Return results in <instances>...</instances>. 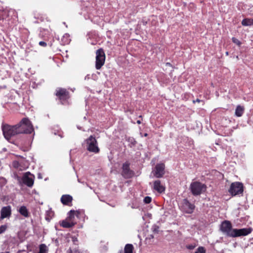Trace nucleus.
I'll use <instances>...</instances> for the list:
<instances>
[{"instance_id":"nucleus-13","label":"nucleus","mask_w":253,"mask_h":253,"mask_svg":"<svg viewBox=\"0 0 253 253\" xmlns=\"http://www.w3.org/2000/svg\"><path fill=\"white\" fill-rule=\"evenodd\" d=\"M60 201L64 205L71 206L73 201V197L70 195H63L61 196Z\"/></svg>"},{"instance_id":"nucleus-21","label":"nucleus","mask_w":253,"mask_h":253,"mask_svg":"<svg viewBox=\"0 0 253 253\" xmlns=\"http://www.w3.org/2000/svg\"><path fill=\"white\" fill-rule=\"evenodd\" d=\"M53 212L52 211H47L46 212L45 219L49 221L53 215Z\"/></svg>"},{"instance_id":"nucleus-24","label":"nucleus","mask_w":253,"mask_h":253,"mask_svg":"<svg viewBox=\"0 0 253 253\" xmlns=\"http://www.w3.org/2000/svg\"><path fill=\"white\" fill-rule=\"evenodd\" d=\"M195 253H206V251L204 247H200L197 249Z\"/></svg>"},{"instance_id":"nucleus-28","label":"nucleus","mask_w":253,"mask_h":253,"mask_svg":"<svg viewBox=\"0 0 253 253\" xmlns=\"http://www.w3.org/2000/svg\"><path fill=\"white\" fill-rule=\"evenodd\" d=\"M128 141L130 142L132 146H134L136 143V141L134 140L133 138H128Z\"/></svg>"},{"instance_id":"nucleus-3","label":"nucleus","mask_w":253,"mask_h":253,"mask_svg":"<svg viewBox=\"0 0 253 253\" xmlns=\"http://www.w3.org/2000/svg\"><path fill=\"white\" fill-rule=\"evenodd\" d=\"M84 145L86 149L89 152L98 154L100 152L97 141L93 135H90L84 140Z\"/></svg>"},{"instance_id":"nucleus-30","label":"nucleus","mask_w":253,"mask_h":253,"mask_svg":"<svg viewBox=\"0 0 253 253\" xmlns=\"http://www.w3.org/2000/svg\"><path fill=\"white\" fill-rule=\"evenodd\" d=\"M186 247L187 249H188L189 250H193L195 248V246L193 245H189L187 246Z\"/></svg>"},{"instance_id":"nucleus-25","label":"nucleus","mask_w":253,"mask_h":253,"mask_svg":"<svg viewBox=\"0 0 253 253\" xmlns=\"http://www.w3.org/2000/svg\"><path fill=\"white\" fill-rule=\"evenodd\" d=\"M7 229V225H2L0 226V234L3 233Z\"/></svg>"},{"instance_id":"nucleus-18","label":"nucleus","mask_w":253,"mask_h":253,"mask_svg":"<svg viewBox=\"0 0 253 253\" xmlns=\"http://www.w3.org/2000/svg\"><path fill=\"white\" fill-rule=\"evenodd\" d=\"M75 223H74L73 221H67L65 220L62 221L61 225L62 227L64 228H70L74 226Z\"/></svg>"},{"instance_id":"nucleus-39","label":"nucleus","mask_w":253,"mask_h":253,"mask_svg":"<svg viewBox=\"0 0 253 253\" xmlns=\"http://www.w3.org/2000/svg\"><path fill=\"white\" fill-rule=\"evenodd\" d=\"M78 180L79 182H80V180L79 179H78Z\"/></svg>"},{"instance_id":"nucleus-17","label":"nucleus","mask_w":253,"mask_h":253,"mask_svg":"<svg viewBox=\"0 0 253 253\" xmlns=\"http://www.w3.org/2000/svg\"><path fill=\"white\" fill-rule=\"evenodd\" d=\"M242 25L244 26H251L253 25V18H245L242 22Z\"/></svg>"},{"instance_id":"nucleus-19","label":"nucleus","mask_w":253,"mask_h":253,"mask_svg":"<svg viewBox=\"0 0 253 253\" xmlns=\"http://www.w3.org/2000/svg\"><path fill=\"white\" fill-rule=\"evenodd\" d=\"M70 41L71 40L69 38V35L67 34H65L61 39L62 43L63 44H67L69 43Z\"/></svg>"},{"instance_id":"nucleus-6","label":"nucleus","mask_w":253,"mask_h":253,"mask_svg":"<svg viewBox=\"0 0 253 253\" xmlns=\"http://www.w3.org/2000/svg\"><path fill=\"white\" fill-rule=\"evenodd\" d=\"M229 193L232 196L241 194L243 192V185L239 182L232 183L229 190Z\"/></svg>"},{"instance_id":"nucleus-22","label":"nucleus","mask_w":253,"mask_h":253,"mask_svg":"<svg viewBox=\"0 0 253 253\" xmlns=\"http://www.w3.org/2000/svg\"><path fill=\"white\" fill-rule=\"evenodd\" d=\"M76 212H77V213H78V212L77 211H76L74 210H71L68 212V218H69L70 221H73V219L75 217V213Z\"/></svg>"},{"instance_id":"nucleus-14","label":"nucleus","mask_w":253,"mask_h":253,"mask_svg":"<svg viewBox=\"0 0 253 253\" xmlns=\"http://www.w3.org/2000/svg\"><path fill=\"white\" fill-rule=\"evenodd\" d=\"M153 189L160 193L164 192L165 190V187L161 184V181L159 180L154 182Z\"/></svg>"},{"instance_id":"nucleus-20","label":"nucleus","mask_w":253,"mask_h":253,"mask_svg":"<svg viewBox=\"0 0 253 253\" xmlns=\"http://www.w3.org/2000/svg\"><path fill=\"white\" fill-rule=\"evenodd\" d=\"M133 247L131 244H126L125 247V253H132Z\"/></svg>"},{"instance_id":"nucleus-16","label":"nucleus","mask_w":253,"mask_h":253,"mask_svg":"<svg viewBox=\"0 0 253 253\" xmlns=\"http://www.w3.org/2000/svg\"><path fill=\"white\" fill-rule=\"evenodd\" d=\"M18 212L23 216L28 217L29 216V212L27 208L24 206H21L18 210Z\"/></svg>"},{"instance_id":"nucleus-37","label":"nucleus","mask_w":253,"mask_h":253,"mask_svg":"<svg viewBox=\"0 0 253 253\" xmlns=\"http://www.w3.org/2000/svg\"><path fill=\"white\" fill-rule=\"evenodd\" d=\"M167 65H170V63H167Z\"/></svg>"},{"instance_id":"nucleus-36","label":"nucleus","mask_w":253,"mask_h":253,"mask_svg":"<svg viewBox=\"0 0 253 253\" xmlns=\"http://www.w3.org/2000/svg\"><path fill=\"white\" fill-rule=\"evenodd\" d=\"M147 135H148V134L146 133L144 134V136H145V137L147 136Z\"/></svg>"},{"instance_id":"nucleus-23","label":"nucleus","mask_w":253,"mask_h":253,"mask_svg":"<svg viewBox=\"0 0 253 253\" xmlns=\"http://www.w3.org/2000/svg\"><path fill=\"white\" fill-rule=\"evenodd\" d=\"M46 246L44 244H41L40 246V250L38 253H46Z\"/></svg>"},{"instance_id":"nucleus-4","label":"nucleus","mask_w":253,"mask_h":253,"mask_svg":"<svg viewBox=\"0 0 253 253\" xmlns=\"http://www.w3.org/2000/svg\"><path fill=\"white\" fill-rule=\"evenodd\" d=\"M189 188L194 196H199L206 191L207 186L200 182L194 181L190 184Z\"/></svg>"},{"instance_id":"nucleus-9","label":"nucleus","mask_w":253,"mask_h":253,"mask_svg":"<svg viewBox=\"0 0 253 253\" xmlns=\"http://www.w3.org/2000/svg\"><path fill=\"white\" fill-rule=\"evenodd\" d=\"M195 208V205L189 202L187 199H184L182 201L181 208L182 210L184 212L188 214H191L193 213Z\"/></svg>"},{"instance_id":"nucleus-34","label":"nucleus","mask_w":253,"mask_h":253,"mask_svg":"<svg viewBox=\"0 0 253 253\" xmlns=\"http://www.w3.org/2000/svg\"><path fill=\"white\" fill-rule=\"evenodd\" d=\"M71 253H80L79 252H78L77 251H75L72 252Z\"/></svg>"},{"instance_id":"nucleus-31","label":"nucleus","mask_w":253,"mask_h":253,"mask_svg":"<svg viewBox=\"0 0 253 253\" xmlns=\"http://www.w3.org/2000/svg\"><path fill=\"white\" fill-rule=\"evenodd\" d=\"M158 227L155 226L153 228V232L158 233Z\"/></svg>"},{"instance_id":"nucleus-1","label":"nucleus","mask_w":253,"mask_h":253,"mask_svg":"<svg viewBox=\"0 0 253 253\" xmlns=\"http://www.w3.org/2000/svg\"><path fill=\"white\" fill-rule=\"evenodd\" d=\"M2 130L4 137L9 140L11 137L21 133H31L34 132V128L30 121L24 118L17 125L10 126L7 124L2 125Z\"/></svg>"},{"instance_id":"nucleus-26","label":"nucleus","mask_w":253,"mask_h":253,"mask_svg":"<svg viewBox=\"0 0 253 253\" xmlns=\"http://www.w3.org/2000/svg\"><path fill=\"white\" fill-rule=\"evenodd\" d=\"M152 199L149 196L145 197L144 199V202L146 204H149L151 202Z\"/></svg>"},{"instance_id":"nucleus-7","label":"nucleus","mask_w":253,"mask_h":253,"mask_svg":"<svg viewBox=\"0 0 253 253\" xmlns=\"http://www.w3.org/2000/svg\"><path fill=\"white\" fill-rule=\"evenodd\" d=\"M35 176L30 172L24 173L22 177V183L29 187H32L34 184Z\"/></svg>"},{"instance_id":"nucleus-12","label":"nucleus","mask_w":253,"mask_h":253,"mask_svg":"<svg viewBox=\"0 0 253 253\" xmlns=\"http://www.w3.org/2000/svg\"><path fill=\"white\" fill-rule=\"evenodd\" d=\"M56 95L61 100H66L69 98V93L65 89L59 88L56 90Z\"/></svg>"},{"instance_id":"nucleus-35","label":"nucleus","mask_w":253,"mask_h":253,"mask_svg":"<svg viewBox=\"0 0 253 253\" xmlns=\"http://www.w3.org/2000/svg\"><path fill=\"white\" fill-rule=\"evenodd\" d=\"M137 123L138 124H141V121L140 120H137Z\"/></svg>"},{"instance_id":"nucleus-10","label":"nucleus","mask_w":253,"mask_h":253,"mask_svg":"<svg viewBox=\"0 0 253 253\" xmlns=\"http://www.w3.org/2000/svg\"><path fill=\"white\" fill-rule=\"evenodd\" d=\"M154 175L157 178L162 177L165 174V165L163 164H157L153 171Z\"/></svg>"},{"instance_id":"nucleus-2","label":"nucleus","mask_w":253,"mask_h":253,"mask_svg":"<svg viewBox=\"0 0 253 253\" xmlns=\"http://www.w3.org/2000/svg\"><path fill=\"white\" fill-rule=\"evenodd\" d=\"M220 230L226 236L230 237H237L247 236L252 231V228L233 229L230 221L225 220L220 225Z\"/></svg>"},{"instance_id":"nucleus-8","label":"nucleus","mask_w":253,"mask_h":253,"mask_svg":"<svg viewBox=\"0 0 253 253\" xmlns=\"http://www.w3.org/2000/svg\"><path fill=\"white\" fill-rule=\"evenodd\" d=\"M130 164L126 162L123 164L121 174L125 178H131L134 174L133 171L129 168Z\"/></svg>"},{"instance_id":"nucleus-29","label":"nucleus","mask_w":253,"mask_h":253,"mask_svg":"<svg viewBox=\"0 0 253 253\" xmlns=\"http://www.w3.org/2000/svg\"><path fill=\"white\" fill-rule=\"evenodd\" d=\"M39 44V45L40 46H43V47H45L47 45L46 43L45 42H43V41L40 42Z\"/></svg>"},{"instance_id":"nucleus-5","label":"nucleus","mask_w":253,"mask_h":253,"mask_svg":"<svg viewBox=\"0 0 253 253\" xmlns=\"http://www.w3.org/2000/svg\"><path fill=\"white\" fill-rule=\"evenodd\" d=\"M105 60V54L102 48H99L96 51L95 68L100 69L104 64Z\"/></svg>"},{"instance_id":"nucleus-11","label":"nucleus","mask_w":253,"mask_h":253,"mask_svg":"<svg viewBox=\"0 0 253 253\" xmlns=\"http://www.w3.org/2000/svg\"><path fill=\"white\" fill-rule=\"evenodd\" d=\"M11 214V208L10 206L3 207L0 210V218H8Z\"/></svg>"},{"instance_id":"nucleus-33","label":"nucleus","mask_w":253,"mask_h":253,"mask_svg":"<svg viewBox=\"0 0 253 253\" xmlns=\"http://www.w3.org/2000/svg\"><path fill=\"white\" fill-rule=\"evenodd\" d=\"M193 102H194V103H195V102H200V99H197L195 101V100H194V101H193Z\"/></svg>"},{"instance_id":"nucleus-27","label":"nucleus","mask_w":253,"mask_h":253,"mask_svg":"<svg viewBox=\"0 0 253 253\" xmlns=\"http://www.w3.org/2000/svg\"><path fill=\"white\" fill-rule=\"evenodd\" d=\"M232 41L234 43L237 44L238 45H240L241 44V42L238 39L234 37L232 38Z\"/></svg>"},{"instance_id":"nucleus-32","label":"nucleus","mask_w":253,"mask_h":253,"mask_svg":"<svg viewBox=\"0 0 253 253\" xmlns=\"http://www.w3.org/2000/svg\"><path fill=\"white\" fill-rule=\"evenodd\" d=\"M149 238V239H153L154 238V236L153 235H150L148 236V237L146 238V239H148Z\"/></svg>"},{"instance_id":"nucleus-15","label":"nucleus","mask_w":253,"mask_h":253,"mask_svg":"<svg viewBox=\"0 0 253 253\" xmlns=\"http://www.w3.org/2000/svg\"><path fill=\"white\" fill-rule=\"evenodd\" d=\"M244 111V107L239 105L236 107L235 109V115L238 117H240L243 115Z\"/></svg>"},{"instance_id":"nucleus-38","label":"nucleus","mask_w":253,"mask_h":253,"mask_svg":"<svg viewBox=\"0 0 253 253\" xmlns=\"http://www.w3.org/2000/svg\"><path fill=\"white\" fill-rule=\"evenodd\" d=\"M9 253V252H6V253Z\"/></svg>"}]
</instances>
